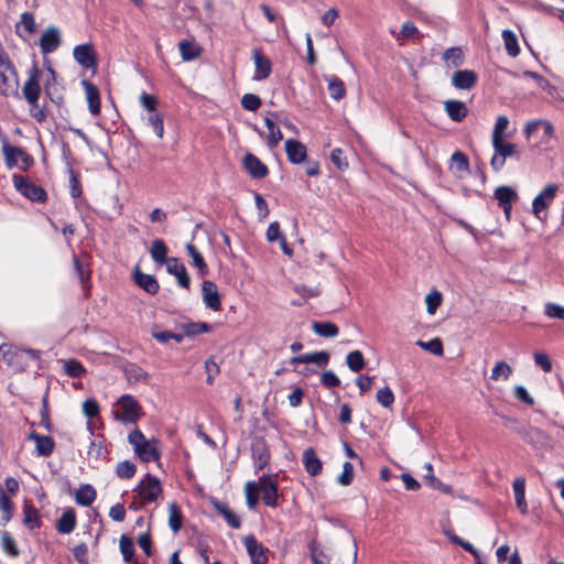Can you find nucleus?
I'll return each instance as SVG.
<instances>
[{
	"label": "nucleus",
	"instance_id": "f257e3e1",
	"mask_svg": "<svg viewBox=\"0 0 564 564\" xmlns=\"http://www.w3.org/2000/svg\"><path fill=\"white\" fill-rule=\"evenodd\" d=\"M128 441L141 460L154 462L160 458L159 442L155 438L147 440L140 430L132 431Z\"/></svg>",
	"mask_w": 564,
	"mask_h": 564
},
{
	"label": "nucleus",
	"instance_id": "f03ea898",
	"mask_svg": "<svg viewBox=\"0 0 564 564\" xmlns=\"http://www.w3.org/2000/svg\"><path fill=\"white\" fill-rule=\"evenodd\" d=\"M494 155L490 166L495 172H500L505 166L507 158L520 160V152L514 143L506 142L503 139L492 140Z\"/></svg>",
	"mask_w": 564,
	"mask_h": 564
},
{
	"label": "nucleus",
	"instance_id": "7ed1b4c3",
	"mask_svg": "<svg viewBox=\"0 0 564 564\" xmlns=\"http://www.w3.org/2000/svg\"><path fill=\"white\" fill-rule=\"evenodd\" d=\"M41 352L35 349H21L10 345L0 346V359H2L8 366L23 369V359L25 357L32 360L40 359Z\"/></svg>",
	"mask_w": 564,
	"mask_h": 564
},
{
	"label": "nucleus",
	"instance_id": "20e7f679",
	"mask_svg": "<svg viewBox=\"0 0 564 564\" xmlns=\"http://www.w3.org/2000/svg\"><path fill=\"white\" fill-rule=\"evenodd\" d=\"M118 405L122 410V413H115L116 419L120 420L122 423H135L141 414L142 409L139 402L130 394H124L118 400Z\"/></svg>",
	"mask_w": 564,
	"mask_h": 564
},
{
	"label": "nucleus",
	"instance_id": "39448f33",
	"mask_svg": "<svg viewBox=\"0 0 564 564\" xmlns=\"http://www.w3.org/2000/svg\"><path fill=\"white\" fill-rule=\"evenodd\" d=\"M13 183L15 188L26 198L43 203L46 200L47 195L43 187L35 185L23 175H13Z\"/></svg>",
	"mask_w": 564,
	"mask_h": 564
},
{
	"label": "nucleus",
	"instance_id": "423d86ee",
	"mask_svg": "<svg viewBox=\"0 0 564 564\" xmlns=\"http://www.w3.org/2000/svg\"><path fill=\"white\" fill-rule=\"evenodd\" d=\"M2 153L9 167L21 164L22 169H28L32 163V156L19 147L11 145L6 139L2 141Z\"/></svg>",
	"mask_w": 564,
	"mask_h": 564
},
{
	"label": "nucleus",
	"instance_id": "0eeeda50",
	"mask_svg": "<svg viewBox=\"0 0 564 564\" xmlns=\"http://www.w3.org/2000/svg\"><path fill=\"white\" fill-rule=\"evenodd\" d=\"M135 491L141 498L142 503L153 502L161 495L162 486L156 477L147 474L144 479L137 486Z\"/></svg>",
	"mask_w": 564,
	"mask_h": 564
},
{
	"label": "nucleus",
	"instance_id": "6e6552de",
	"mask_svg": "<svg viewBox=\"0 0 564 564\" xmlns=\"http://www.w3.org/2000/svg\"><path fill=\"white\" fill-rule=\"evenodd\" d=\"M259 494L265 506L276 508L279 506L280 495L278 492V482L271 476H262L258 482Z\"/></svg>",
	"mask_w": 564,
	"mask_h": 564
},
{
	"label": "nucleus",
	"instance_id": "1a4fd4ad",
	"mask_svg": "<svg viewBox=\"0 0 564 564\" xmlns=\"http://www.w3.org/2000/svg\"><path fill=\"white\" fill-rule=\"evenodd\" d=\"M41 75V69L33 65L30 69L29 79L24 83L22 88V93L28 104H34L39 101V97L41 95V86L39 82V76Z\"/></svg>",
	"mask_w": 564,
	"mask_h": 564
},
{
	"label": "nucleus",
	"instance_id": "9d476101",
	"mask_svg": "<svg viewBox=\"0 0 564 564\" xmlns=\"http://www.w3.org/2000/svg\"><path fill=\"white\" fill-rule=\"evenodd\" d=\"M62 43L61 31L51 25L46 28L40 37V47L43 54H50L57 50Z\"/></svg>",
	"mask_w": 564,
	"mask_h": 564
},
{
	"label": "nucleus",
	"instance_id": "9b49d317",
	"mask_svg": "<svg viewBox=\"0 0 564 564\" xmlns=\"http://www.w3.org/2000/svg\"><path fill=\"white\" fill-rule=\"evenodd\" d=\"M558 191V185L547 184L532 202V212L536 217L549 207Z\"/></svg>",
	"mask_w": 564,
	"mask_h": 564
},
{
	"label": "nucleus",
	"instance_id": "f8f14e48",
	"mask_svg": "<svg viewBox=\"0 0 564 564\" xmlns=\"http://www.w3.org/2000/svg\"><path fill=\"white\" fill-rule=\"evenodd\" d=\"M242 542L253 564H265L268 562L267 550L252 534L245 536Z\"/></svg>",
	"mask_w": 564,
	"mask_h": 564
},
{
	"label": "nucleus",
	"instance_id": "ddd939ff",
	"mask_svg": "<svg viewBox=\"0 0 564 564\" xmlns=\"http://www.w3.org/2000/svg\"><path fill=\"white\" fill-rule=\"evenodd\" d=\"M251 455L257 471L262 470L268 465L270 453L263 438H256L252 441Z\"/></svg>",
	"mask_w": 564,
	"mask_h": 564
},
{
	"label": "nucleus",
	"instance_id": "4468645a",
	"mask_svg": "<svg viewBox=\"0 0 564 564\" xmlns=\"http://www.w3.org/2000/svg\"><path fill=\"white\" fill-rule=\"evenodd\" d=\"M478 82V75L471 69H459L453 73L452 84L455 88L462 90L471 89Z\"/></svg>",
	"mask_w": 564,
	"mask_h": 564
},
{
	"label": "nucleus",
	"instance_id": "2eb2a0df",
	"mask_svg": "<svg viewBox=\"0 0 564 564\" xmlns=\"http://www.w3.org/2000/svg\"><path fill=\"white\" fill-rule=\"evenodd\" d=\"M19 91V76L17 69L7 72L0 70V94L3 96H15Z\"/></svg>",
	"mask_w": 564,
	"mask_h": 564
},
{
	"label": "nucleus",
	"instance_id": "dca6fc26",
	"mask_svg": "<svg viewBox=\"0 0 564 564\" xmlns=\"http://www.w3.org/2000/svg\"><path fill=\"white\" fill-rule=\"evenodd\" d=\"M73 55L75 61L85 68H90L96 65V56L91 44L75 46Z\"/></svg>",
	"mask_w": 564,
	"mask_h": 564
},
{
	"label": "nucleus",
	"instance_id": "f3484780",
	"mask_svg": "<svg viewBox=\"0 0 564 564\" xmlns=\"http://www.w3.org/2000/svg\"><path fill=\"white\" fill-rule=\"evenodd\" d=\"M202 292L205 305L213 311H219L221 301L217 285L213 281H204Z\"/></svg>",
	"mask_w": 564,
	"mask_h": 564
},
{
	"label": "nucleus",
	"instance_id": "a211bd4d",
	"mask_svg": "<svg viewBox=\"0 0 564 564\" xmlns=\"http://www.w3.org/2000/svg\"><path fill=\"white\" fill-rule=\"evenodd\" d=\"M133 281L139 288L151 295L156 294L160 288L156 279L151 274L143 273L139 265H135L133 270Z\"/></svg>",
	"mask_w": 564,
	"mask_h": 564
},
{
	"label": "nucleus",
	"instance_id": "6ab92c4d",
	"mask_svg": "<svg viewBox=\"0 0 564 564\" xmlns=\"http://www.w3.org/2000/svg\"><path fill=\"white\" fill-rule=\"evenodd\" d=\"M82 85L85 90L88 108L91 115L100 113V94L98 87L89 80H83Z\"/></svg>",
	"mask_w": 564,
	"mask_h": 564
},
{
	"label": "nucleus",
	"instance_id": "aec40b11",
	"mask_svg": "<svg viewBox=\"0 0 564 564\" xmlns=\"http://www.w3.org/2000/svg\"><path fill=\"white\" fill-rule=\"evenodd\" d=\"M252 57L256 65V74L253 76V79L256 80H262L271 74V62L270 59L263 55L262 51L259 48L253 50Z\"/></svg>",
	"mask_w": 564,
	"mask_h": 564
},
{
	"label": "nucleus",
	"instance_id": "412c9836",
	"mask_svg": "<svg viewBox=\"0 0 564 564\" xmlns=\"http://www.w3.org/2000/svg\"><path fill=\"white\" fill-rule=\"evenodd\" d=\"M166 271L176 276L178 285L188 289L191 279L185 265L177 258H170L166 262Z\"/></svg>",
	"mask_w": 564,
	"mask_h": 564
},
{
	"label": "nucleus",
	"instance_id": "4be33fe9",
	"mask_svg": "<svg viewBox=\"0 0 564 564\" xmlns=\"http://www.w3.org/2000/svg\"><path fill=\"white\" fill-rule=\"evenodd\" d=\"M495 198L499 206L503 209L507 218H509L512 202L517 198V193L509 186H499L495 191Z\"/></svg>",
	"mask_w": 564,
	"mask_h": 564
},
{
	"label": "nucleus",
	"instance_id": "5701e85b",
	"mask_svg": "<svg viewBox=\"0 0 564 564\" xmlns=\"http://www.w3.org/2000/svg\"><path fill=\"white\" fill-rule=\"evenodd\" d=\"M285 152L289 161L293 164H300L306 159L305 145L294 139H288L285 141Z\"/></svg>",
	"mask_w": 564,
	"mask_h": 564
},
{
	"label": "nucleus",
	"instance_id": "b1692460",
	"mask_svg": "<svg viewBox=\"0 0 564 564\" xmlns=\"http://www.w3.org/2000/svg\"><path fill=\"white\" fill-rule=\"evenodd\" d=\"M212 506L217 511V513L226 520L229 527L234 529H239L241 527V520L239 516L234 510H231L227 503L217 499H213Z\"/></svg>",
	"mask_w": 564,
	"mask_h": 564
},
{
	"label": "nucleus",
	"instance_id": "393cba45",
	"mask_svg": "<svg viewBox=\"0 0 564 564\" xmlns=\"http://www.w3.org/2000/svg\"><path fill=\"white\" fill-rule=\"evenodd\" d=\"M243 166L253 178H263L268 175V167L253 154L247 153Z\"/></svg>",
	"mask_w": 564,
	"mask_h": 564
},
{
	"label": "nucleus",
	"instance_id": "a878e982",
	"mask_svg": "<svg viewBox=\"0 0 564 564\" xmlns=\"http://www.w3.org/2000/svg\"><path fill=\"white\" fill-rule=\"evenodd\" d=\"M29 438L35 442V451L39 456H50L54 451V441L51 436L40 435L31 432Z\"/></svg>",
	"mask_w": 564,
	"mask_h": 564
},
{
	"label": "nucleus",
	"instance_id": "bb28decb",
	"mask_svg": "<svg viewBox=\"0 0 564 564\" xmlns=\"http://www.w3.org/2000/svg\"><path fill=\"white\" fill-rule=\"evenodd\" d=\"M329 361V354L327 351H316L311 354H303L291 358V364H315L324 367Z\"/></svg>",
	"mask_w": 564,
	"mask_h": 564
},
{
	"label": "nucleus",
	"instance_id": "cd10ccee",
	"mask_svg": "<svg viewBox=\"0 0 564 564\" xmlns=\"http://www.w3.org/2000/svg\"><path fill=\"white\" fill-rule=\"evenodd\" d=\"M303 464L306 471L311 476H317L322 471V460L317 457L315 451L312 447H308L303 453Z\"/></svg>",
	"mask_w": 564,
	"mask_h": 564
},
{
	"label": "nucleus",
	"instance_id": "c85d7f7f",
	"mask_svg": "<svg viewBox=\"0 0 564 564\" xmlns=\"http://www.w3.org/2000/svg\"><path fill=\"white\" fill-rule=\"evenodd\" d=\"M76 527V513L74 509L68 508L63 512L56 522V530L62 534H69Z\"/></svg>",
	"mask_w": 564,
	"mask_h": 564
},
{
	"label": "nucleus",
	"instance_id": "c756f323",
	"mask_svg": "<svg viewBox=\"0 0 564 564\" xmlns=\"http://www.w3.org/2000/svg\"><path fill=\"white\" fill-rule=\"evenodd\" d=\"M516 505L522 514L528 512V503L525 500V479L523 477L516 478L512 484Z\"/></svg>",
	"mask_w": 564,
	"mask_h": 564
},
{
	"label": "nucleus",
	"instance_id": "7c9ffc66",
	"mask_svg": "<svg viewBox=\"0 0 564 564\" xmlns=\"http://www.w3.org/2000/svg\"><path fill=\"white\" fill-rule=\"evenodd\" d=\"M444 106L448 117L456 122H460L468 113L466 105L459 100H447Z\"/></svg>",
	"mask_w": 564,
	"mask_h": 564
},
{
	"label": "nucleus",
	"instance_id": "2f4dec72",
	"mask_svg": "<svg viewBox=\"0 0 564 564\" xmlns=\"http://www.w3.org/2000/svg\"><path fill=\"white\" fill-rule=\"evenodd\" d=\"M96 499V490L91 485H80L76 490V503L83 507H89Z\"/></svg>",
	"mask_w": 564,
	"mask_h": 564
},
{
	"label": "nucleus",
	"instance_id": "473e14b6",
	"mask_svg": "<svg viewBox=\"0 0 564 564\" xmlns=\"http://www.w3.org/2000/svg\"><path fill=\"white\" fill-rule=\"evenodd\" d=\"M185 249L188 257L192 259L193 265L198 269L199 274L206 275L208 273V267L198 249L193 243H187Z\"/></svg>",
	"mask_w": 564,
	"mask_h": 564
},
{
	"label": "nucleus",
	"instance_id": "72a5a7b5",
	"mask_svg": "<svg viewBox=\"0 0 564 564\" xmlns=\"http://www.w3.org/2000/svg\"><path fill=\"white\" fill-rule=\"evenodd\" d=\"M167 252V247L162 239L153 240L150 253L154 262L159 264L166 263L169 261Z\"/></svg>",
	"mask_w": 564,
	"mask_h": 564
},
{
	"label": "nucleus",
	"instance_id": "f704fd0d",
	"mask_svg": "<svg viewBox=\"0 0 564 564\" xmlns=\"http://www.w3.org/2000/svg\"><path fill=\"white\" fill-rule=\"evenodd\" d=\"M12 518V502L0 486V524L6 525Z\"/></svg>",
	"mask_w": 564,
	"mask_h": 564
},
{
	"label": "nucleus",
	"instance_id": "c9c22d12",
	"mask_svg": "<svg viewBox=\"0 0 564 564\" xmlns=\"http://www.w3.org/2000/svg\"><path fill=\"white\" fill-rule=\"evenodd\" d=\"M312 329L315 334L325 338L336 337L339 333L338 327L330 322H314Z\"/></svg>",
	"mask_w": 564,
	"mask_h": 564
},
{
	"label": "nucleus",
	"instance_id": "e433bc0d",
	"mask_svg": "<svg viewBox=\"0 0 564 564\" xmlns=\"http://www.w3.org/2000/svg\"><path fill=\"white\" fill-rule=\"evenodd\" d=\"M264 123L268 128V147L274 149L283 138L282 132L270 118H265Z\"/></svg>",
	"mask_w": 564,
	"mask_h": 564
},
{
	"label": "nucleus",
	"instance_id": "4c0bfd02",
	"mask_svg": "<svg viewBox=\"0 0 564 564\" xmlns=\"http://www.w3.org/2000/svg\"><path fill=\"white\" fill-rule=\"evenodd\" d=\"M502 40L506 47L507 53L511 57H516L520 53V47L518 44V39L516 34L511 30H503L502 31Z\"/></svg>",
	"mask_w": 564,
	"mask_h": 564
},
{
	"label": "nucleus",
	"instance_id": "58836bf2",
	"mask_svg": "<svg viewBox=\"0 0 564 564\" xmlns=\"http://www.w3.org/2000/svg\"><path fill=\"white\" fill-rule=\"evenodd\" d=\"M419 37H421L419 29L412 21H406L402 24L401 31L397 35V41L402 45L405 40Z\"/></svg>",
	"mask_w": 564,
	"mask_h": 564
},
{
	"label": "nucleus",
	"instance_id": "ea45409f",
	"mask_svg": "<svg viewBox=\"0 0 564 564\" xmlns=\"http://www.w3.org/2000/svg\"><path fill=\"white\" fill-rule=\"evenodd\" d=\"M183 517L176 502L169 505V525L173 532H178L182 528Z\"/></svg>",
	"mask_w": 564,
	"mask_h": 564
},
{
	"label": "nucleus",
	"instance_id": "a19ab883",
	"mask_svg": "<svg viewBox=\"0 0 564 564\" xmlns=\"http://www.w3.org/2000/svg\"><path fill=\"white\" fill-rule=\"evenodd\" d=\"M23 26L24 31L28 34H32L36 31V23L33 13L31 12H23L21 14L20 22L15 25V32L19 36H22V33L20 32V28Z\"/></svg>",
	"mask_w": 564,
	"mask_h": 564
},
{
	"label": "nucleus",
	"instance_id": "79ce46f5",
	"mask_svg": "<svg viewBox=\"0 0 564 564\" xmlns=\"http://www.w3.org/2000/svg\"><path fill=\"white\" fill-rule=\"evenodd\" d=\"M328 91L333 99L340 100L346 95L344 82L337 76L328 78Z\"/></svg>",
	"mask_w": 564,
	"mask_h": 564
},
{
	"label": "nucleus",
	"instance_id": "37998d69",
	"mask_svg": "<svg viewBox=\"0 0 564 564\" xmlns=\"http://www.w3.org/2000/svg\"><path fill=\"white\" fill-rule=\"evenodd\" d=\"M63 369L70 378H80L86 372L82 362L76 359L63 360Z\"/></svg>",
	"mask_w": 564,
	"mask_h": 564
},
{
	"label": "nucleus",
	"instance_id": "c03bdc74",
	"mask_svg": "<svg viewBox=\"0 0 564 564\" xmlns=\"http://www.w3.org/2000/svg\"><path fill=\"white\" fill-rule=\"evenodd\" d=\"M147 123L153 129L154 133L162 139L164 135L163 117L155 110L148 112Z\"/></svg>",
	"mask_w": 564,
	"mask_h": 564
},
{
	"label": "nucleus",
	"instance_id": "a18cd8bd",
	"mask_svg": "<svg viewBox=\"0 0 564 564\" xmlns=\"http://www.w3.org/2000/svg\"><path fill=\"white\" fill-rule=\"evenodd\" d=\"M512 373V368L506 361H498L492 370L490 379L494 381L508 380Z\"/></svg>",
	"mask_w": 564,
	"mask_h": 564
},
{
	"label": "nucleus",
	"instance_id": "49530a36",
	"mask_svg": "<svg viewBox=\"0 0 564 564\" xmlns=\"http://www.w3.org/2000/svg\"><path fill=\"white\" fill-rule=\"evenodd\" d=\"M346 364L347 367L354 372L360 371L366 366L364 355L359 350L350 351L346 357Z\"/></svg>",
	"mask_w": 564,
	"mask_h": 564
},
{
	"label": "nucleus",
	"instance_id": "de8ad7c7",
	"mask_svg": "<svg viewBox=\"0 0 564 564\" xmlns=\"http://www.w3.org/2000/svg\"><path fill=\"white\" fill-rule=\"evenodd\" d=\"M184 330V335L191 337L196 336L203 333H209L212 330V325L205 322L199 323H186L182 326Z\"/></svg>",
	"mask_w": 564,
	"mask_h": 564
},
{
	"label": "nucleus",
	"instance_id": "09e8293b",
	"mask_svg": "<svg viewBox=\"0 0 564 564\" xmlns=\"http://www.w3.org/2000/svg\"><path fill=\"white\" fill-rule=\"evenodd\" d=\"M181 56L184 61H192L199 56L200 50L189 41H182L178 44Z\"/></svg>",
	"mask_w": 564,
	"mask_h": 564
},
{
	"label": "nucleus",
	"instance_id": "8fccbe9b",
	"mask_svg": "<svg viewBox=\"0 0 564 564\" xmlns=\"http://www.w3.org/2000/svg\"><path fill=\"white\" fill-rule=\"evenodd\" d=\"M120 552L123 556L124 562L132 563V557L135 552L134 543L132 539L127 535H121L119 541Z\"/></svg>",
	"mask_w": 564,
	"mask_h": 564
},
{
	"label": "nucleus",
	"instance_id": "3c124183",
	"mask_svg": "<svg viewBox=\"0 0 564 564\" xmlns=\"http://www.w3.org/2000/svg\"><path fill=\"white\" fill-rule=\"evenodd\" d=\"M124 375L129 382L147 381L149 375L137 365H129L124 369Z\"/></svg>",
	"mask_w": 564,
	"mask_h": 564
},
{
	"label": "nucleus",
	"instance_id": "603ef678",
	"mask_svg": "<svg viewBox=\"0 0 564 564\" xmlns=\"http://www.w3.org/2000/svg\"><path fill=\"white\" fill-rule=\"evenodd\" d=\"M246 502L249 509H254L259 502V490L254 481L245 485Z\"/></svg>",
	"mask_w": 564,
	"mask_h": 564
},
{
	"label": "nucleus",
	"instance_id": "864d4df0",
	"mask_svg": "<svg viewBox=\"0 0 564 564\" xmlns=\"http://www.w3.org/2000/svg\"><path fill=\"white\" fill-rule=\"evenodd\" d=\"M416 345L423 348L424 350L430 351L435 356H442L444 352L443 343L440 338H433L429 341H416Z\"/></svg>",
	"mask_w": 564,
	"mask_h": 564
},
{
	"label": "nucleus",
	"instance_id": "5fc2aeb1",
	"mask_svg": "<svg viewBox=\"0 0 564 564\" xmlns=\"http://www.w3.org/2000/svg\"><path fill=\"white\" fill-rule=\"evenodd\" d=\"M135 465L130 460L120 462L116 467V474L121 479H130L135 474Z\"/></svg>",
	"mask_w": 564,
	"mask_h": 564
},
{
	"label": "nucleus",
	"instance_id": "6e6d98bb",
	"mask_svg": "<svg viewBox=\"0 0 564 564\" xmlns=\"http://www.w3.org/2000/svg\"><path fill=\"white\" fill-rule=\"evenodd\" d=\"M443 295L440 291H432L425 297L427 313L433 315L442 304Z\"/></svg>",
	"mask_w": 564,
	"mask_h": 564
},
{
	"label": "nucleus",
	"instance_id": "4d7b16f0",
	"mask_svg": "<svg viewBox=\"0 0 564 564\" xmlns=\"http://www.w3.org/2000/svg\"><path fill=\"white\" fill-rule=\"evenodd\" d=\"M1 546L3 551L11 557L18 556L19 550L17 543L8 532H3L1 535Z\"/></svg>",
	"mask_w": 564,
	"mask_h": 564
},
{
	"label": "nucleus",
	"instance_id": "13d9d810",
	"mask_svg": "<svg viewBox=\"0 0 564 564\" xmlns=\"http://www.w3.org/2000/svg\"><path fill=\"white\" fill-rule=\"evenodd\" d=\"M23 522L30 529L40 528L41 521L39 511L32 507H25Z\"/></svg>",
	"mask_w": 564,
	"mask_h": 564
},
{
	"label": "nucleus",
	"instance_id": "bf43d9fd",
	"mask_svg": "<svg viewBox=\"0 0 564 564\" xmlns=\"http://www.w3.org/2000/svg\"><path fill=\"white\" fill-rule=\"evenodd\" d=\"M74 268L84 288H86L87 281L90 279L91 271L77 257L73 258Z\"/></svg>",
	"mask_w": 564,
	"mask_h": 564
},
{
	"label": "nucleus",
	"instance_id": "052dcab7",
	"mask_svg": "<svg viewBox=\"0 0 564 564\" xmlns=\"http://www.w3.org/2000/svg\"><path fill=\"white\" fill-rule=\"evenodd\" d=\"M452 164L457 172H468L469 170L468 158L460 151H456L453 153Z\"/></svg>",
	"mask_w": 564,
	"mask_h": 564
},
{
	"label": "nucleus",
	"instance_id": "680f3d73",
	"mask_svg": "<svg viewBox=\"0 0 564 564\" xmlns=\"http://www.w3.org/2000/svg\"><path fill=\"white\" fill-rule=\"evenodd\" d=\"M508 126H509L508 117L499 116L497 118L495 127H494V131H492V135H491V141L492 140L503 139V132L508 128Z\"/></svg>",
	"mask_w": 564,
	"mask_h": 564
},
{
	"label": "nucleus",
	"instance_id": "e2e57ef3",
	"mask_svg": "<svg viewBox=\"0 0 564 564\" xmlns=\"http://www.w3.org/2000/svg\"><path fill=\"white\" fill-rule=\"evenodd\" d=\"M443 58L457 67L462 65L464 56L459 47H451L444 52Z\"/></svg>",
	"mask_w": 564,
	"mask_h": 564
},
{
	"label": "nucleus",
	"instance_id": "0e129e2a",
	"mask_svg": "<svg viewBox=\"0 0 564 564\" xmlns=\"http://www.w3.org/2000/svg\"><path fill=\"white\" fill-rule=\"evenodd\" d=\"M376 399L382 406L389 408L394 402V394L390 388L384 387L377 392Z\"/></svg>",
	"mask_w": 564,
	"mask_h": 564
},
{
	"label": "nucleus",
	"instance_id": "69168bd1",
	"mask_svg": "<svg viewBox=\"0 0 564 564\" xmlns=\"http://www.w3.org/2000/svg\"><path fill=\"white\" fill-rule=\"evenodd\" d=\"M241 106L249 111H256L261 106V99L254 94H246L241 98Z\"/></svg>",
	"mask_w": 564,
	"mask_h": 564
},
{
	"label": "nucleus",
	"instance_id": "338daca9",
	"mask_svg": "<svg viewBox=\"0 0 564 564\" xmlns=\"http://www.w3.org/2000/svg\"><path fill=\"white\" fill-rule=\"evenodd\" d=\"M533 359L536 366H539L544 372L552 371V361L547 354L536 351L533 354Z\"/></svg>",
	"mask_w": 564,
	"mask_h": 564
},
{
	"label": "nucleus",
	"instance_id": "774afa93",
	"mask_svg": "<svg viewBox=\"0 0 564 564\" xmlns=\"http://www.w3.org/2000/svg\"><path fill=\"white\" fill-rule=\"evenodd\" d=\"M544 314L550 318L564 321V306L551 302L546 303L544 306Z\"/></svg>",
	"mask_w": 564,
	"mask_h": 564
}]
</instances>
